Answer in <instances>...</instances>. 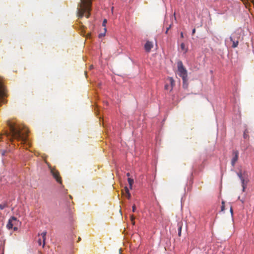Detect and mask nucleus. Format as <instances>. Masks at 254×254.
I'll return each mask as SVG.
<instances>
[{
  "label": "nucleus",
  "instance_id": "nucleus-1",
  "mask_svg": "<svg viewBox=\"0 0 254 254\" xmlns=\"http://www.w3.org/2000/svg\"><path fill=\"white\" fill-rule=\"evenodd\" d=\"M7 125L9 131H5V135L10 141L12 142L14 139H16L24 143L26 142L28 130L26 127L17 125L10 121L7 122Z\"/></svg>",
  "mask_w": 254,
  "mask_h": 254
},
{
  "label": "nucleus",
  "instance_id": "nucleus-2",
  "mask_svg": "<svg viewBox=\"0 0 254 254\" xmlns=\"http://www.w3.org/2000/svg\"><path fill=\"white\" fill-rule=\"evenodd\" d=\"M92 0H80L77 8V16L79 18L83 17L84 15L87 18L90 15L91 10Z\"/></svg>",
  "mask_w": 254,
  "mask_h": 254
},
{
  "label": "nucleus",
  "instance_id": "nucleus-3",
  "mask_svg": "<svg viewBox=\"0 0 254 254\" xmlns=\"http://www.w3.org/2000/svg\"><path fill=\"white\" fill-rule=\"evenodd\" d=\"M178 74L181 76L184 82L187 80V71L184 67L183 63L181 61H179L177 63Z\"/></svg>",
  "mask_w": 254,
  "mask_h": 254
},
{
  "label": "nucleus",
  "instance_id": "nucleus-4",
  "mask_svg": "<svg viewBox=\"0 0 254 254\" xmlns=\"http://www.w3.org/2000/svg\"><path fill=\"white\" fill-rule=\"evenodd\" d=\"M50 172L53 176V178L56 180V181L59 184H62V179L60 175V173L58 171L56 170L55 168L52 167H50Z\"/></svg>",
  "mask_w": 254,
  "mask_h": 254
},
{
  "label": "nucleus",
  "instance_id": "nucleus-5",
  "mask_svg": "<svg viewBox=\"0 0 254 254\" xmlns=\"http://www.w3.org/2000/svg\"><path fill=\"white\" fill-rule=\"evenodd\" d=\"M232 155H233V157L231 160V165L232 166L234 167L238 159L239 151L236 150H233Z\"/></svg>",
  "mask_w": 254,
  "mask_h": 254
},
{
  "label": "nucleus",
  "instance_id": "nucleus-6",
  "mask_svg": "<svg viewBox=\"0 0 254 254\" xmlns=\"http://www.w3.org/2000/svg\"><path fill=\"white\" fill-rule=\"evenodd\" d=\"M13 222H17V219L16 217L12 216L9 219L8 223L6 225V227L8 229H12L13 226L16 225V223Z\"/></svg>",
  "mask_w": 254,
  "mask_h": 254
},
{
  "label": "nucleus",
  "instance_id": "nucleus-7",
  "mask_svg": "<svg viewBox=\"0 0 254 254\" xmlns=\"http://www.w3.org/2000/svg\"><path fill=\"white\" fill-rule=\"evenodd\" d=\"M5 96V89L0 80V101H2Z\"/></svg>",
  "mask_w": 254,
  "mask_h": 254
},
{
  "label": "nucleus",
  "instance_id": "nucleus-8",
  "mask_svg": "<svg viewBox=\"0 0 254 254\" xmlns=\"http://www.w3.org/2000/svg\"><path fill=\"white\" fill-rule=\"evenodd\" d=\"M47 234V232L46 231L43 232L41 233V236L42 237V241L41 239H39L38 241V243L39 245H42V243H43V247H44L45 245V240H46V236Z\"/></svg>",
  "mask_w": 254,
  "mask_h": 254
},
{
  "label": "nucleus",
  "instance_id": "nucleus-9",
  "mask_svg": "<svg viewBox=\"0 0 254 254\" xmlns=\"http://www.w3.org/2000/svg\"><path fill=\"white\" fill-rule=\"evenodd\" d=\"M153 47V44L151 42H150L149 41H147L145 45H144V49L147 52H149L151 50V49Z\"/></svg>",
  "mask_w": 254,
  "mask_h": 254
},
{
  "label": "nucleus",
  "instance_id": "nucleus-10",
  "mask_svg": "<svg viewBox=\"0 0 254 254\" xmlns=\"http://www.w3.org/2000/svg\"><path fill=\"white\" fill-rule=\"evenodd\" d=\"M238 175L239 178L240 179V180H241L242 185L243 187V191H244L245 188H246V185L245 183V179H244V177H243L242 173L241 172L238 173Z\"/></svg>",
  "mask_w": 254,
  "mask_h": 254
},
{
  "label": "nucleus",
  "instance_id": "nucleus-11",
  "mask_svg": "<svg viewBox=\"0 0 254 254\" xmlns=\"http://www.w3.org/2000/svg\"><path fill=\"white\" fill-rule=\"evenodd\" d=\"M241 34L239 32L236 31L232 34V36L230 37V40L238 39L239 40Z\"/></svg>",
  "mask_w": 254,
  "mask_h": 254
},
{
  "label": "nucleus",
  "instance_id": "nucleus-12",
  "mask_svg": "<svg viewBox=\"0 0 254 254\" xmlns=\"http://www.w3.org/2000/svg\"><path fill=\"white\" fill-rule=\"evenodd\" d=\"M123 194L126 197H127L128 199H130L131 197V195L129 192L128 189L127 187H126L125 188V192L123 191Z\"/></svg>",
  "mask_w": 254,
  "mask_h": 254
},
{
  "label": "nucleus",
  "instance_id": "nucleus-13",
  "mask_svg": "<svg viewBox=\"0 0 254 254\" xmlns=\"http://www.w3.org/2000/svg\"><path fill=\"white\" fill-rule=\"evenodd\" d=\"M178 235L179 237L181 236V231H182V228L183 226L182 222H179L178 223Z\"/></svg>",
  "mask_w": 254,
  "mask_h": 254
},
{
  "label": "nucleus",
  "instance_id": "nucleus-14",
  "mask_svg": "<svg viewBox=\"0 0 254 254\" xmlns=\"http://www.w3.org/2000/svg\"><path fill=\"white\" fill-rule=\"evenodd\" d=\"M233 42L232 47L236 48L238 46L239 41L238 39L230 40Z\"/></svg>",
  "mask_w": 254,
  "mask_h": 254
},
{
  "label": "nucleus",
  "instance_id": "nucleus-15",
  "mask_svg": "<svg viewBox=\"0 0 254 254\" xmlns=\"http://www.w3.org/2000/svg\"><path fill=\"white\" fill-rule=\"evenodd\" d=\"M181 50L184 51V53H186L188 52V48H186L185 44L184 43H181Z\"/></svg>",
  "mask_w": 254,
  "mask_h": 254
},
{
  "label": "nucleus",
  "instance_id": "nucleus-16",
  "mask_svg": "<svg viewBox=\"0 0 254 254\" xmlns=\"http://www.w3.org/2000/svg\"><path fill=\"white\" fill-rule=\"evenodd\" d=\"M169 80V82L171 84V90L172 89L173 86L175 85V81L173 79V78L172 77H169L168 78Z\"/></svg>",
  "mask_w": 254,
  "mask_h": 254
},
{
  "label": "nucleus",
  "instance_id": "nucleus-17",
  "mask_svg": "<svg viewBox=\"0 0 254 254\" xmlns=\"http://www.w3.org/2000/svg\"><path fill=\"white\" fill-rule=\"evenodd\" d=\"M127 181H128V184L129 185L130 189H132V184H133V180L132 179L128 178V179H127Z\"/></svg>",
  "mask_w": 254,
  "mask_h": 254
},
{
  "label": "nucleus",
  "instance_id": "nucleus-18",
  "mask_svg": "<svg viewBox=\"0 0 254 254\" xmlns=\"http://www.w3.org/2000/svg\"><path fill=\"white\" fill-rule=\"evenodd\" d=\"M7 207V205L6 203L0 204V209L1 210L3 209L4 208Z\"/></svg>",
  "mask_w": 254,
  "mask_h": 254
},
{
  "label": "nucleus",
  "instance_id": "nucleus-19",
  "mask_svg": "<svg viewBox=\"0 0 254 254\" xmlns=\"http://www.w3.org/2000/svg\"><path fill=\"white\" fill-rule=\"evenodd\" d=\"M224 210H225V203H224V201H222V206L221 207V211H224Z\"/></svg>",
  "mask_w": 254,
  "mask_h": 254
},
{
  "label": "nucleus",
  "instance_id": "nucleus-20",
  "mask_svg": "<svg viewBox=\"0 0 254 254\" xmlns=\"http://www.w3.org/2000/svg\"><path fill=\"white\" fill-rule=\"evenodd\" d=\"M107 20L106 19H105L103 20V23H102L103 26L105 27L106 26V24L107 23Z\"/></svg>",
  "mask_w": 254,
  "mask_h": 254
},
{
  "label": "nucleus",
  "instance_id": "nucleus-21",
  "mask_svg": "<svg viewBox=\"0 0 254 254\" xmlns=\"http://www.w3.org/2000/svg\"><path fill=\"white\" fill-rule=\"evenodd\" d=\"M135 220V217L133 215H131L130 216V221H133V220Z\"/></svg>",
  "mask_w": 254,
  "mask_h": 254
},
{
  "label": "nucleus",
  "instance_id": "nucleus-22",
  "mask_svg": "<svg viewBox=\"0 0 254 254\" xmlns=\"http://www.w3.org/2000/svg\"><path fill=\"white\" fill-rule=\"evenodd\" d=\"M171 27V24H170L168 27H167V29H166V31L165 32V33L167 34L169 31V30L170 29V28Z\"/></svg>",
  "mask_w": 254,
  "mask_h": 254
},
{
  "label": "nucleus",
  "instance_id": "nucleus-23",
  "mask_svg": "<svg viewBox=\"0 0 254 254\" xmlns=\"http://www.w3.org/2000/svg\"><path fill=\"white\" fill-rule=\"evenodd\" d=\"M244 137L246 138L247 137V130H246L244 132Z\"/></svg>",
  "mask_w": 254,
  "mask_h": 254
},
{
  "label": "nucleus",
  "instance_id": "nucleus-24",
  "mask_svg": "<svg viewBox=\"0 0 254 254\" xmlns=\"http://www.w3.org/2000/svg\"><path fill=\"white\" fill-rule=\"evenodd\" d=\"M135 209H136L135 205H133L132 206V211H133V212H135Z\"/></svg>",
  "mask_w": 254,
  "mask_h": 254
},
{
  "label": "nucleus",
  "instance_id": "nucleus-25",
  "mask_svg": "<svg viewBox=\"0 0 254 254\" xmlns=\"http://www.w3.org/2000/svg\"><path fill=\"white\" fill-rule=\"evenodd\" d=\"M104 35H105V33H104V34H99V37H101L102 36H104Z\"/></svg>",
  "mask_w": 254,
  "mask_h": 254
},
{
  "label": "nucleus",
  "instance_id": "nucleus-26",
  "mask_svg": "<svg viewBox=\"0 0 254 254\" xmlns=\"http://www.w3.org/2000/svg\"><path fill=\"white\" fill-rule=\"evenodd\" d=\"M17 229H18V228H17V227H14L13 228V230H14V231H17Z\"/></svg>",
  "mask_w": 254,
  "mask_h": 254
},
{
  "label": "nucleus",
  "instance_id": "nucleus-27",
  "mask_svg": "<svg viewBox=\"0 0 254 254\" xmlns=\"http://www.w3.org/2000/svg\"><path fill=\"white\" fill-rule=\"evenodd\" d=\"M195 29H193L192 30V34H194L195 33Z\"/></svg>",
  "mask_w": 254,
  "mask_h": 254
},
{
  "label": "nucleus",
  "instance_id": "nucleus-28",
  "mask_svg": "<svg viewBox=\"0 0 254 254\" xmlns=\"http://www.w3.org/2000/svg\"><path fill=\"white\" fill-rule=\"evenodd\" d=\"M181 38H183L184 37V35H183V32L181 33Z\"/></svg>",
  "mask_w": 254,
  "mask_h": 254
},
{
  "label": "nucleus",
  "instance_id": "nucleus-29",
  "mask_svg": "<svg viewBox=\"0 0 254 254\" xmlns=\"http://www.w3.org/2000/svg\"><path fill=\"white\" fill-rule=\"evenodd\" d=\"M131 223L132 224V225H134L135 224V221L133 220V221H131Z\"/></svg>",
  "mask_w": 254,
  "mask_h": 254
},
{
  "label": "nucleus",
  "instance_id": "nucleus-30",
  "mask_svg": "<svg viewBox=\"0 0 254 254\" xmlns=\"http://www.w3.org/2000/svg\"><path fill=\"white\" fill-rule=\"evenodd\" d=\"M168 86H169L168 85H166L165 86V89H167L168 88Z\"/></svg>",
  "mask_w": 254,
  "mask_h": 254
},
{
  "label": "nucleus",
  "instance_id": "nucleus-31",
  "mask_svg": "<svg viewBox=\"0 0 254 254\" xmlns=\"http://www.w3.org/2000/svg\"><path fill=\"white\" fill-rule=\"evenodd\" d=\"M230 211H231V213L232 214L233 213V209L232 207H231V208H230Z\"/></svg>",
  "mask_w": 254,
  "mask_h": 254
},
{
  "label": "nucleus",
  "instance_id": "nucleus-32",
  "mask_svg": "<svg viewBox=\"0 0 254 254\" xmlns=\"http://www.w3.org/2000/svg\"><path fill=\"white\" fill-rule=\"evenodd\" d=\"M127 177H129V176H130V174H129V173H127Z\"/></svg>",
  "mask_w": 254,
  "mask_h": 254
},
{
  "label": "nucleus",
  "instance_id": "nucleus-33",
  "mask_svg": "<svg viewBox=\"0 0 254 254\" xmlns=\"http://www.w3.org/2000/svg\"><path fill=\"white\" fill-rule=\"evenodd\" d=\"M78 241H80L81 240V238H80V237H79V238H78Z\"/></svg>",
  "mask_w": 254,
  "mask_h": 254
},
{
  "label": "nucleus",
  "instance_id": "nucleus-34",
  "mask_svg": "<svg viewBox=\"0 0 254 254\" xmlns=\"http://www.w3.org/2000/svg\"><path fill=\"white\" fill-rule=\"evenodd\" d=\"M104 31H105V32L106 31V28H104Z\"/></svg>",
  "mask_w": 254,
  "mask_h": 254
},
{
  "label": "nucleus",
  "instance_id": "nucleus-35",
  "mask_svg": "<svg viewBox=\"0 0 254 254\" xmlns=\"http://www.w3.org/2000/svg\"><path fill=\"white\" fill-rule=\"evenodd\" d=\"M2 254H4L3 253H2Z\"/></svg>",
  "mask_w": 254,
  "mask_h": 254
}]
</instances>
